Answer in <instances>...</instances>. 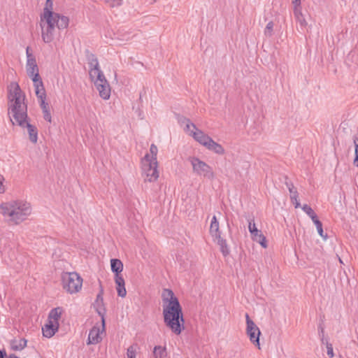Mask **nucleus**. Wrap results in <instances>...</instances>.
Instances as JSON below:
<instances>
[{"mask_svg":"<svg viewBox=\"0 0 358 358\" xmlns=\"http://www.w3.org/2000/svg\"><path fill=\"white\" fill-rule=\"evenodd\" d=\"M184 122L186 123L185 129L188 131H191L194 138L200 144L206 148L210 143L212 138L208 135L205 134L201 130L198 129L194 124L190 122L189 120L185 119Z\"/></svg>","mask_w":358,"mask_h":358,"instance_id":"9","label":"nucleus"},{"mask_svg":"<svg viewBox=\"0 0 358 358\" xmlns=\"http://www.w3.org/2000/svg\"><path fill=\"white\" fill-rule=\"evenodd\" d=\"M162 298L164 302H169L163 308L164 324L173 334L180 335L185 329V320L180 302L169 289H163Z\"/></svg>","mask_w":358,"mask_h":358,"instance_id":"2","label":"nucleus"},{"mask_svg":"<svg viewBox=\"0 0 358 358\" xmlns=\"http://www.w3.org/2000/svg\"><path fill=\"white\" fill-rule=\"evenodd\" d=\"M27 341L25 338H21L17 345L13 346L14 350H22L27 346Z\"/></svg>","mask_w":358,"mask_h":358,"instance_id":"27","label":"nucleus"},{"mask_svg":"<svg viewBox=\"0 0 358 358\" xmlns=\"http://www.w3.org/2000/svg\"><path fill=\"white\" fill-rule=\"evenodd\" d=\"M115 273V282L116 284V289L117 295L120 297H124L127 294L125 289V282L123 274L122 272L123 270H112Z\"/></svg>","mask_w":358,"mask_h":358,"instance_id":"13","label":"nucleus"},{"mask_svg":"<svg viewBox=\"0 0 358 358\" xmlns=\"http://www.w3.org/2000/svg\"><path fill=\"white\" fill-rule=\"evenodd\" d=\"M153 355L155 358H165L167 355L166 347L155 346L153 350Z\"/></svg>","mask_w":358,"mask_h":358,"instance_id":"22","label":"nucleus"},{"mask_svg":"<svg viewBox=\"0 0 358 358\" xmlns=\"http://www.w3.org/2000/svg\"><path fill=\"white\" fill-rule=\"evenodd\" d=\"M27 72L29 77L32 78L36 73H38V68L36 62V59L31 58L27 61Z\"/></svg>","mask_w":358,"mask_h":358,"instance_id":"20","label":"nucleus"},{"mask_svg":"<svg viewBox=\"0 0 358 358\" xmlns=\"http://www.w3.org/2000/svg\"><path fill=\"white\" fill-rule=\"evenodd\" d=\"M89 74L91 80H94L98 73H103L102 71L99 69V62L94 55H92L90 57H89Z\"/></svg>","mask_w":358,"mask_h":358,"instance_id":"17","label":"nucleus"},{"mask_svg":"<svg viewBox=\"0 0 358 358\" xmlns=\"http://www.w3.org/2000/svg\"><path fill=\"white\" fill-rule=\"evenodd\" d=\"M326 341H328V340H327V338H324V343H322L326 345Z\"/></svg>","mask_w":358,"mask_h":358,"instance_id":"46","label":"nucleus"},{"mask_svg":"<svg viewBox=\"0 0 358 358\" xmlns=\"http://www.w3.org/2000/svg\"><path fill=\"white\" fill-rule=\"evenodd\" d=\"M35 88V93L38 99L46 98L45 90L43 86V81L38 73L34 75L32 78Z\"/></svg>","mask_w":358,"mask_h":358,"instance_id":"14","label":"nucleus"},{"mask_svg":"<svg viewBox=\"0 0 358 358\" xmlns=\"http://www.w3.org/2000/svg\"><path fill=\"white\" fill-rule=\"evenodd\" d=\"M105 2L108 4L110 7H115L121 5L122 0H105Z\"/></svg>","mask_w":358,"mask_h":358,"instance_id":"33","label":"nucleus"},{"mask_svg":"<svg viewBox=\"0 0 358 358\" xmlns=\"http://www.w3.org/2000/svg\"><path fill=\"white\" fill-rule=\"evenodd\" d=\"M303 22L305 23V20H303V21H301V24H303Z\"/></svg>","mask_w":358,"mask_h":358,"instance_id":"47","label":"nucleus"},{"mask_svg":"<svg viewBox=\"0 0 358 358\" xmlns=\"http://www.w3.org/2000/svg\"><path fill=\"white\" fill-rule=\"evenodd\" d=\"M246 320V334L249 336L250 341L258 348H260L259 336L261 331L255 323L250 319L248 313L245 314Z\"/></svg>","mask_w":358,"mask_h":358,"instance_id":"10","label":"nucleus"},{"mask_svg":"<svg viewBox=\"0 0 358 358\" xmlns=\"http://www.w3.org/2000/svg\"><path fill=\"white\" fill-rule=\"evenodd\" d=\"M209 231L210 235L213 238V240L221 236V232L220 231V224L215 215H214L211 219Z\"/></svg>","mask_w":358,"mask_h":358,"instance_id":"19","label":"nucleus"},{"mask_svg":"<svg viewBox=\"0 0 358 358\" xmlns=\"http://www.w3.org/2000/svg\"><path fill=\"white\" fill-rule=\"evenodd\" d=\"M215 241H217V244L220 247L221 252L222 254L226 256L229 253V249L228 248V245L227 244L226 240L223 239L221 236L220 238H217L214 240Z\"/></svg>","mask_w":358,"mask_h":358,"instance_id":"24","label":"nucleus"},{"mask_svg":"<svg viewBox=\"0 0 358 358\" xmlns=\"http://www.w3.org/2000/svg\"><path fill=\"white\" fill-rule=\"evenodd\" d=\"M309 217L311 218L312 221L314 222V224H315V225H316V223H317V222H320V221L318 220L317 216V215H316L315 213V214H313V215H311V216H309Z\"/></svg>","mask_w":358,"mask_h":358,"instance_id":"41","label":"nucleus"},{"mask_svg":"<svg viewBox=\"0 0 358 358\" xmlns=\"http://www.w3.org/2000/svg\"><path fill=\"white\" fill-rule=\"evenodd\" d=\"M4 180V177L2 175H0V193H3L6 191V187L3 185Z\"/></svg>","mask_w":358,"mask_h":358,"instance_id":"39","label":"nucleus"},{"mask_svg":"<svg viewBox=\"0 0 358 358\" xmlns=\"http://www.w3.org/2000/svg\"><path fill=\"white\" fill-rule=\"evenodd\" d=\"M8 115L14 124L13 120L20 127H27L29 138L31 143H36L38 141V131L35 126L27 121V106L24 103V96L22 94L19 85L12 83L8 87Z\"/></svg>","mask_w":358,"mask_h":358,"instance_id":"1","label":"nucleus"},{"mask_svg":"<svg viewBox=\"0 0 358 358\" xmlns=\"http://www.w3.org/2000/svg\"><path fill=\"white\" fill-rule=\"evenodd\" d=\"M43 118L49 122H51V120H52V117H51V114H50V110L48 109V110H43Z\"/></svg>","mask_w":358,"mask_h":358,"instance_id":"37","label":"nucleus"},{"mask_svg":"<svg viewBox=\"0 0 358 358\" xmlns=\"http://www.w3.org/2000/svg\"><path fill=\"white\" fill-rule=\"evenodd\" d=\"M62 315V308L59 307L55 308L50 310L48 315V319L52 321L59 322Z\"/></svg>","mask_w":358,"mask_h":358,"instance_id":"23","label":"nucleus"},{"mask_svg":"<svg viewBox=\"0 0 358 358\" xmlns=\"http://www.w3.org/2000/svg\"><path fill=\"white\" fill-rule=\"evenodd\" d=\"M94 308L101 318L103 330L105 329V314L106 312L104 306L103 298V289H101L99 294L96 295V299L93 304Z\"/></svg>","mask_w":358,"mask_h":358,"instance_id":"12","label":"nucleus"},{"mask_svg":"<svg viewBox=\"0 0 358 358\" xmlns=\"http://www.w3.org/2000/svg\"><path fill=\"white\" fill-rule=\"evenodd\" d=\"M53 1L52 0H46L43 12L40 17H66L65 15L55 13L53 10Z\"/></svg>","mask_w":358,"mask_h":358,"instance_id":"16","label":"nucleus"},{"mask_svg":"<svg viewBox=\"0 0 358 358\" xmlns=\"http://www.w3.org/2000/svg\"><path fill=\"white\" fill-rule=\"evenodd\" d=\"M291 184H292V182H286V185L288 188V189L289 190V187H291Z\"/></svg>","mask_w":358,"mask_h":358,"instance_id":"45","label":"nucleus"},{"mask_svg":"<svg viewBox=\"0 0 358 358\" xmlns=\"http://www.w3.org/2000/svg\"><path fill=\"white\" fill-rule=\"evenodd\" d=\"M158 152L157 147L155 144H151L150 148V153L146 154L145 156L149 157L150 161L157 162V155Z\"/></svg>","mask_w":358,"mask_h":358,"instance_id":"25","label":"nucleus"},{"mask_svg":"<svg viewBox=\"0 0 358 358\" xmlns=\"http://www.w3.org/2000/svg\"><path fill=\"white\" fill-rule=\"evenodd\" d=\"M26 54H27V59H30L31 58H34V56L29 52V48L27 47V49H26Z\"/></svg>","mask_w":358,"mask_h":358,"instance_id":"42","label":"nucleus"},{"mask_svg":"<svg viewBox=\"0 0 358 358\" xmlns=\"http://www.w3.org/2000/svg\"><path fill=\"white\" fill-rule=\"evenodd\" d=\"M289 192L290 194V199L292 201H294V200H296V197L299 196V194L293 184H291V187H289Z\"/></svg>","mask_w":358,"mask_h":358,"instance_id":"30","label":"nucleus"},{"mask_svg":"<svg viewBox=\"0 0 358 358\" xmlns=\"http://www.w3.org/2000/svg\"><path fill=\"white\" fill-rule=\"evenodd\" d=\"M62 280L63 288L71 294L78 292L82 287L83 279L76 271L63 273Z\"/></svg>","mask_w":358,"mask_h":358,"instance_id":"5","label":"nucleus"},{"mask_svg":"<svg viewBox=\"0 0 358 358\" xmlns=\"http://www.w3.org/2000/svg\"><path fill=\"white\" fill-rule=\"evenodd\" d=\"M324 329L323 326L320 324L318 326V334H319V336L320 338L322 343H324Z\"/></svg>","mask_w":358,"mask_h":358,"instance_id":"35","label":"nucleus"},{"mask_svg":"<svg viewBox=\"0 0 358 358\" xmlns=\"http://www.w3.org/2000/svg\"><path fill=\"white\" fill-rule=\"evenodd\" d=\"M326 347L327 350V353L328 356L331 358L333 357L334 356L333 346L330 343H329L328 341H326Z\"/></svg>","mask_w":358,"mask_h":358,"instance_id":"34","label":"nucleus"},{"mask_svg":"<svg viewBox=\"0 0 358 358\" xmlns=\"http://www.w3.org/2000/svg\"><path fill=\"white\" fill-rule=\"evenodd\" d=\"M355 166H358V162L357 163H354Z\"/></svg>","mask_w":358,"mask_h":358,"instance_id":"48","label":"nucleus"},{"mask_svg":"<svg viewBox=\"0 0 358 358\" xmlns=\"http://www.w3.org/2000/svg\"><path fill=\"white\" fill-rule=\"evenodd\" d=\"M1 213L8 221L19 224L27 219L31 213L29 203L23 201H10L0 206Z\"/></svg>","mask_w":358,"mask_h":358,"instance_id":"3","label":"nucleus"},{"mask_svg":"<svg viewBox=\"0 0 358 358\" xmlns=\"http://www.w3.org/2000/svg\"><path fill=\"white\" fill-rule=\"evenodd\" d=\"M69 24L68 17H40V27L41 29V37L44 43H49L54 39L55 29H66Z\"/></svg>","mask_w":358,"mask_h":358,"instance_id":"4","label":"nucleus"},{"mask_svg":"<svg viewBox=\"0 0 358 358\" xmlns=\"http://www.w3.org/2000/svg\"><path fill=\"white\" fill-rule=\"evenodd\" d=\"M301 208L308 216H311L315 213L312 208L307 204H304Z\"/></svg>","mask_w":358,"mask_h":358,"instance_id":"32","label":"nucleus"},{"mask_svg":"<svg viewBox=\"0 0 358 358\" xmlns=\"http://www.w3.org/2000/svg\"><path fill=\"white\" fill-rule=\"evenodd\" d=\"M354 143L355 145V158L354 160V163H357V162H358V138H354Z\"/></svg>","mask_w":358,"mask_h":358,"instance_id":"38","label":"nucleus"},{"mask_svg":"<svg viewBox=\"0 0 358 358\" xmlns=\"http://www.w3.org/2000/svg\"><path fill=\"white\" fill-rule=\"evenodd\" d=\"M296 208L301 207L300 202L298 201V197H296V200L292 201Z\"/></svg>","mask_w":358,"mask_h":358,"instance_id":"43","label":"nucleus"},{"mask_svg":"<svg viewBox=\"0 0 358 358\" xmlns=\"http://www.w3.org/2000/svg\"><path fill=\"white\" fill-rule=\"evenodd\" d=\"M101 340L102 338L100 336V328L96 326L93 327L92 329L90 331L87 344H97L100 343Z\"/></svg>","mask_w":358,"mask_h":358,"instance_id":"18","label":"nucleus"},{"mask_svg":"<svg viewBox=\"0 0 358 358\" xmlns=\"http://www.w3.org/2000/svg\"><path fill=\"white\" fill-rule=\"evenodd\" d=\"M92 80L99 92V96L104 100L109 99L110 96V87L103 73H98L95 78Z\"/></svg>","mask_w":358,"mask_h":358,"instance_id":"8","label":"nucleus"},{"mask_svg":"<svg viewBox=\"0 0 358 358\" xmlns=\"http://www.w3.org/2000/svg\"><path fill=\"white\" fill-rule=\"evenodd\" d=\"M206 148L218 155H223L224 153V149L223 147L213 139L210 141V143L208 145Z\"/></svg>","mask_w":358,"mask_h":358,"instance_id":"21","label":"nucleus"},{"mask_svg":"<svg viewBox=\"0 0 358 358\" xmlns=\"http://www.w3.org/2000/svg\"><path fill=\"white\" fill-rule=\"evenodd\" d=\"M127 358H136V349L133 345L127 348Z\"/></svg>","mask_w":358,"mask_h":358,"instance_id":"31","label":"nucleus"},{"mask_svg":"<svg viewBox=\"0 0 358 358\" xmlns=\"http://www.w3.org/2000/svg\"><path fill=\"white\" fill-rule=\"evenodd\" d=\"M40 102V106L43 110H45V109H49V106L47 102H45V98L38 99Z\"/></svg>","mask_w":358,"mask_h":358,"instance_id":"36","label":"nucleus"},{"mask_svg":"<svg viewBox=\"0 0 358 358\" xmlns=\"http://www.w3.org/2000/svg\"><path fill=\"white\" fill-rule=\"evenodd\" d=\"M274 24L272 21L269 22L264 29V34L266 36H271L273 34V29Z\"/></svg>","mask_w":358,"mask_h":358,"instance_id":"28","label":"nucleus"},{"mask_svg":"<svg viewBox=\"0 0 358 358\" xmlns=\"http://www.w3.org/2000/svg\"><path fill=\"white\" fill-rule=\"evenodd\" d=\"M316 228H317V231L319 234V235L323 238L324 240H327V234H324V231H323V229H322V223L321 222H317L316 223Z\"/></svg>","mask_w":358,"mask_h":358,"instance_id":"29","label":"nucleus"},{"mask_svg":"<svg viewBox=\"0 0 358 358\" xmlns=\"http://www.w3.org/2000/svg\"><path fill=\"white\" fill-rule=\"evenodd\" d=\"M123 264L118 259H110V268H122Z\"/></svg>","mask_w":358,"mask_h":358,"instance_id":"26","label":"nucleus"},{"mask_svg":"<svg viewBox=\"0 0 358 358\" xmlns=\"http://www.w3.org/2000/svg\"><path fill=\"white\" fill-rule=\"evenodd\" d=\"M142 172L145 176V181L154 182L159 178V171L157 169V162L150 161L148 156H145L141 160Z\"/></svg>","mask_w":358,"mask_h":358,"instance_id":"6","label":"nucleus"},{"mask_svg":"<svg viewBox=\"0 0 358 358\" xmlns=\"http://www.w3.org/2000/svg\"><path fill=\"white\" fill-rule=\"evenodd\" d=\"M188 160L192 166L193 172L196 175L203 176L208 179H213L214 178V173L212 168L205 162L195 157H191Z\"/></svg>","mask_w":358,"mask_h":358,"instance_id":"7","label":"nucleus"},{"mask_svg":"<svg viewBox=\"0 0 358 358\" xmlns=\"http://www.w3.org/2000/svg\"><path fill=\"white\" fill-rule=\"evenodd\" d=\"M248 229L251 234L253 241L259 243L263 248L267 247L266 237L262 234V231L258 230L256 227L254 219H248Z\"/></svg>","mask_w":358,"mask_h":358,"instance_id":"11","label":"nucleus"},{"mask_svg":"<svg viewBox=\"0 0 358 358\" xmlns=\"http://www.w3.org/2000/svg\"><path fill=\"white\" fill-rule=\"evenodd\" d=\"M0 358H10V355L7 357L6 352L4 349L0 350Z\"/></svg>","mask_w":358,"mask_h":358,"instance_id":"40","label":"nucleus"},{"mask_svg":"<svg viewBox=\"0 0 358 358\" xmlns=\"http://www.w3.org/2000/svg\"><path fill=\"white\" fill-rule=\"evenodd\" d=\"M292 3L295 7L299 6L301 4V0H293Z\"/></svg>","mask_w":358,"mask_h":358,"instance_id":"44","label":"nucleus"},{"mask_svg":"<svg viewBox=\"0 0 358 358\" xmlns=\"http://www.w3.org/2000/svg\"><path fill=\"white\" fill-rule=\"evenodd\" d=\"M59 329V322L48 319V323L42 328L43 335L46 338L52 337Z\"/></svg>","mask_w":358,"mask_h":358,"instance_id":"15","label":"nucleus"},{"mask_svg":"<svg viewBox=\"0 0 358 358\" xmlns=\"http://www.w3.org/2000/svg\"><path fill=\"white\" fill-rule=\"evenodd\" d=\"M357 83H358V79H357Z\"/></svg>","mask_w":358,"mask_h":358,"instance_id":"49","label":"nucleus"}]
</instances>
